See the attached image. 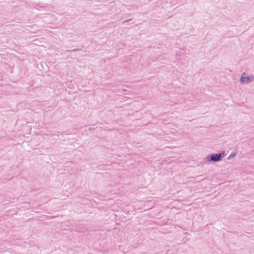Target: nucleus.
<instances>
[{
  "mask_svg": "<svg viewBox=\"0 0 254 254\" xmlns=\"http://www.w3.org/2000/svg\"><path fill=\"white\" fill-rule=\"evenodd\" d=\"M221 160V155L219 154H211L210 155L208 161L218 162Z\"/></svg>",
  "mask_w": 254,
  "mask_h": 254,
  "instance_id": "2",
  "label": "nucleus"
},
{
  "mask_svg": "<svg viewBox=\"0 0 254 254\" xmlns=\"http://www.w3.org/2000/svg\"><path fill=\"white\" fill-rule=\"evenodd\" d=\"M237 153H238V151H237V150L234 151V152H232L229 155V156L227 158V159H232V158H234L236 156V155L237 154Z\"/></svg>",
  "mask_w": 254,
  "mask_h": 254,
  "instance_id": "3",
  "label": "nucleus"
},
{
  "mask_svg": "<svg viewBox=\"0 0 254 254\" xmlns=\"http://www.w3.org/2000/svg\"><path fill=\"white\" fill-rule=\"evenodd\" d=\"M241 84H248L250 83L254 82V75L251 73L243 72L240 79Z\"/></svg>",
  "mask_w": 254,
  "mask_h": 254,
  "instance_id": "1",
  "label": "nucleus"
},
{
  "mask_svg": "<svg viewBox=\"0 0 254 254\" xmlns=\"http://www.w3.org/2000/svg\"><path fill=\"white\" fill-rule=\"evenodd\" d=\"M218 154L221 155V158H222L224 157V156L225 151H223L222 152H221L220 153H218Z\"/></svg>",
  "mask_w": 254,
  "mask_h": 254,
  "instance_id": "4",
  "label": "nucleus"
}]
</instances>
